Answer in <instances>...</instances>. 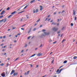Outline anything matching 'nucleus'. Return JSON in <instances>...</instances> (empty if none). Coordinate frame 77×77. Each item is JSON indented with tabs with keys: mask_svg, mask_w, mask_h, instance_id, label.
I'll list each match as a JSON object with an SVG mask.
<instances>
[{
	"mask_svg": "<svg viewBox=\"0 0 77 77\" xmlns=\"http://www.w3.org/2000/svg\"><path fill=\"white\" fill-rule=\"evenodd\" d=\"M52 30L54 32H57L58 30V28H56V27H54L52 29Z\"/></svg>",
	"mask_w": 77,
	"mask_h": 77,
	"instance_id": "obj_1",
	"label": "nucleus"
},
{
	"mask_svg": "<svg viewBox=\"0 0 77 77\" xmlns=\"http://www.w3.org/2000/svg\"><path fill=\"white\" fill-rule=\"evenodd\" d=\"M15 70H14V69L12 70L11 71V73H10L11 75H12L13 74V73H14V72H15Z\"/></svg>",
	"mask_w": 77,
	"mask_h": 77,
	"instance_id": "obj_2",
	"label": "nucleus"
},
{
	"mask_svg": "<svg viewBox=\"0 0 77 77\" xmlns=\"http://www.w3.org/2000/svg\"><path fill=\"white\" fill-rule=\"evenodd\" d=\"M45 34V35H48L50 34V32H44Z\"/></svg>",
	"mask_w": 77,
	"mask_h": 77,
	"instance_id": "obj_3",
	"label": "nucleus"
},
{
	"mask_svg": "<svg viewBox=\"0 0 77 77\" xmlns=\"http://www.w3.org/2000/svg\"><path fill=\"white\" fill-rule=\"evenodd\" d=\"M1 76L3 77H5V72L1 74Z\"/></svg>",
	"mask_w": 77,
	"mask_h": 77,
	"instance_id": "obj_4",
	"label": "nucleus"
},
{
	"mask_svg": "<svg viewBox=\"0 0 77 77\" xmlns=\"http://www.w3.org/2000/svg\"><path fill=\"white\" fill-rule=\"evenodd\" d=\"M42 54L41 53H39L38 54L37 56H42Z\"/></svg>",
	"mask_w": 77,
	"mask_h": 77,
	"instance_id": "obj_5",
	"label": "nucleus"
},
{
	"mask_svg": "<svg viewBox=\"0 0 77 77\" xmlns=\"http://www.w3.org/2000/svg\"><path fill=\"white\" fill-rule=\"evenodd\" d=\"M38 12V9H36L35 11V10H33V13H35V12L37 13Z\"/></svg>",
	"mask_w": 77,
	"mask_h": 77,
	"instance_id": "obj_6",
	"label": "nucleus"
},
{
	"mask_svg": "<svg viewBox=\"0 0 77 77\" xmlns=\"http://www.w3.org/2000/svg\"><path fill=\"white\" fill-rule=\"evenodd\" d=\"M18 72H17V73H14V74H13V75L14 76H15V75H18Z\"/></svg>",
	"mask_w": 77,
	"mask_h": 77,
	"instance_id": "obj_7",
	"label": "nucleus"
},
{
	"mask_svg": "<svg viewBox=\"0 0 77 77\" xmlns=\"http://www.w3.org/2000/svg\"><path fill=\"white\" fill-rule=\"evenodd\" d=\"M5 12V10H3L1 13V15H3V14H4Z\"/></svg>",
	"mask_w": 77,
	"mask_h": 77,
	"instance_id": "obj_8",
	"label": "nucleus"
},
{
	"mask_svg": "<svg viewBox=\"0 0 77 77\" xmlns=\"http://www.w3.org/2000/svg\"><path fill=\"white\" fill-rule=\"evenodd\" d=\"M73 14L74 15H75V12H76V11H74V10H73Z\"/></svg>",
	"mask_w": 77,
	"mask_h": 77,
	"instance_id": "obj_9",
	"label": "nucleus"
},
{
	"mask_svg": "<svg viewBox=\"0 0 77 77\" xmlns=\"http://www.w3.org/2000/svg\"><path fill=\"white\" fill-rule=\"evenodd\" d=\"M53 24H54V25H56V23L53 22L51 24V25H53Z\"/></svg>",
	"mask_w": 77,
	"mask_h": 77,
	"instance_id": "obj_10",
	"label": "nucleus"
},
{
	"mask_svg": "<svg viewBox=\"0 0 77 77\" xmlns=\"http://www.w3.org/2000/svg\"><path fill=\"white\" fill-rule=\"evenodd\" d=\"M35 0H33L32 1H31L30 2L31 3H33V2H35Z\"/></svg>",
	"mask_w": 77,
	"mask_h": 77,
	"instance_id": "obj_11",
	"label": "nucleus"
},
{
	"mask_svg": "<svg viewBox=\"0 0 77 77\" xmlns=\"http://www.w3.org/2000/svg\"><path fill=\"white\" fill-rule=\"evenodd\" d=\"M15 12H16V11H14L12 13H11V14H12V15H13V14H15Z\"/></svg>",
	"mask_w": 77,
	"mask_h": 77,
	"instance_id": "obj_12",
	"label": "nucleus"
},
{
	"mask_svg": "<svg viewBox=\"0 0 77 77\" xmlns=\"http://www.w3.org/2000/svg\"><path fill=\"white\" fill-rule=\"evenodd\" d=\"M4 22L5 23V22L6 21V20H7V18H5V19H4Z\"/></svg>",
	"mask_w": 77,
	"mask_h": 77,
	"instance_id": "obj_13",
	"label": "nucleus"
},
{
	"mask_svg": "<svg viewBox=\"0 0 77 77\" xmlns=\"http://www.w3.org/2000/svg\"><path fill=\"white\" fill-rule=\"evenodd\" d=\"M36 55L35 54H34L33 55H32V56H31L30 57H33V56H35Z\"/></svg>",
	"mask_w": 77,
	"mask_h": 77,
	"instance_id": "obj_14",
	"label": "nucleus"
},
{
	"mask_svg": "<svg viewBox=\"0 0 77 77\" xmlns=\"http://www.w3.org/2000/svg\"><path fill=\"white\" fill-rule=\"evenodd\" d=\"M28 6V5H26L24 8L23 9H26V8H27V6Z\"/></svg>",
	"mask_w": 77,
	"mask_h": 77,
	"instance_id": "obj_15",
	"label": "nucleus"
},
{
	"mask_svg": "<svg viewBox=\"0 0 77 77\" xmlns=\"http://www.w3.org/2000/svg\"><path fill=\"white\" fill-rule=\"evenodd\" d=\"M66 62H67V61L66 60H65L63 62V63H66Z\"/></svg>",
	"mask_w": 77,
	"mask_h": 77,
	"instance_id": "obj_16",
	"label": "nucleus"
},
{
	"mask_svg": "<svg viewBox=\"0 0 77 77\" xmlns=\"http://www.w3.org/2000/svg\"><path fill=\"white\" fill-rule=\"evenodd\" d=\"M77 57L76 56H75L74 57V59H77Z\"/></svg>",
	"mask_w": 77,
	"mask_h": 77,
	"instance_id": "obj_17",
	"label": "nucleus"
},
{
	"mask_svg": "<svg viewBox=\"0 0 77 77\" xmlns=\"http://www.w3.org/2000/svg\"><path fill=\"white\" fill-rule=\"evenodd\" d=\"M31 37H32L31 36H29V37H28L27 38L28 39H30V38Z\"/></svg>",
	"mask_w": 77,
	"mask_h": 77,
	"instance_id": "obj_18",
	"label": "nucleus"
},
{
	"mask_svg": "<svg viewBox=\"0 0 77 77\" xmlns=\"http://www.w3.org/2000/svg\"><path fill=\"white\" fill-rule=\"evenodd\" d=\"M59 71V69H58L56 71V72H58Z\"/></svg>",
	"mask_w": 77,
	"mask_h": 77,
	"instance_id": "obj_19",
	"label": "nucleus"
},
{
	"mask_svg": "<svg viewBox=\"0 0 77 77\" xmlns=\"http://www.w3.org/2000/svg\"><path fill=\"white\" fill-rule=\"evenodd\" d=\"M65 41V39H63L62 41V43H63V42H64Z\"/></svg>",
	"mask_w": 77,
	"mask_h": 77,
	"instance_id": "obj_20",
	"label": "nucleus"
},
{
	"mask_svg": "<svg viewBox=\"0 0 77 77\" xmlns=\"http://www.w3.org/2000/svg\"><path fill=\"white\" fill-rule=\"evenodd\" d=\"M12 15H10V16H8V18H10V17H12Z\"/></svg>",
	"mask_w": 77,
	"mask_h": 77,
	"instance_id": "obj_21",
	"label": "nucleus"
},
{
	"mask_svg": "<svg viewBox=\"0 0 77 77\" xmlns=\"http://www.w3.org/2000/svg\"><path fill=\"white\" fill-rule=\"evenodd\" d=\"M10 9V8H9V7H8L7 9V10H9Z\"/></svg>",
	"mask_w": 77,
	"mask_h": 77,
	"instance_id": "obj_22",
	"label": "nucleus"
},
{
	"mask_svg": "<svg viewBox=\"0 0 77 77\" xmlns=\"http://www.w3.org/2000/svg\"><path fill=\"white\" fill-rule=\"evenodd\" d=\"M27 46V44H26L25 45V46H24V47H26Z\"/></svg>",
	"mask_w": 77,
	"mask_h": 77,
	"instance_id": "obj_23",
	"label": "nucleus"
},
{
	"mask_svg": "<svg viewBox=\"0 0 77 77\" xmlns=\"http://www.w3.org/2000/svg\"><path fill=\"white\" fill-rule=\"evenodd\" d=\"M39 21H40V19H39L38 20H37V23H38V22H39Z\"/></svg>",
	"mask_w": 77,
	"mask_h": 77,
	"instance_id": "obj_24",
	"label": "nucleus"
},
{
	"mask_svg": "<svg viewBox=\"0 0 77 77\" xmlns=\"http://www.w3.org/2000/svg\"><path fill=\"white\" fill-rule=\"evenodd\" d=\"M45 31H46V30L44 29H43L42 30V32H45Z\"/></svg>",
	"mask_w": 77,
	"mask_h": 77,
	"instance_id": "obj_25",
	"label": "nucleus"
},
{
	"mask_svg": "<svg viewBox=\"0 0 77 77\" xmlns=\"http://www.w3.org/2000/svg\"><path fill=\"white\" fill-rule=\"evenodd\" d=\"M60 72H61V71H60V70L59 71V72H58V74H60Z\"/></svg>",
	"mask_w": 77,
	"mask_h": 77,
	"instance_id": "obj_26",
	"label": "nucleus"
},
{
	"mask_svg": "<svg viewBox=\"0 0 77 77\" xmlns=\"http://www.w3.org/2000/svg\"><path fill=\"white\" fill-rule=\"evenodd\" d=\"M60 72H61V71H60V70L59 71V72H58V74H60Z\"/></svg>",
	"mask_w": 77,
	"mask_h": 77,
	"instance_id": "obj_27",
	"label": "nucleus"
},
{
	"mask_svg": "<svg viewBox=\"0 0 77 77\" xmlns=\"http://www.w3.org/2000/svg\"><path fill=\"white\" fill-rule=\"evenodd\" d=\"M3 17V16H2V15L1 16H0V18H2Z\"/></svg>",
	"mask_w": 77,
	"mask_h": 77,
	"instance_id": "obj_28",
	"label": "nucleus"
},
{
	"mask_svg": "<svg viewBox=\"0 0 77 77\" xmlns=\"http://www.w3.org/2000/svg\"><path fill=\"white\" fill-rule=\"evenodd\" d=\"M63 69H64V68L61 69L60 70L61 71H62Z\"/></svg>",
	"mask_w": 77,
	"mask_h": 77,
	"instance_id": "obj_29",
	"label": "nucleus"
},
{
	"mask_svg": "<svg viewBox=\"0 0 77 77\" xmlns=\"http://www.w3.org/2000/svg\"><path fill=\"white\" fill-rule=\"evenodd\" d=\"M21 29L22 30H24V28H21Z\"/></svg>",
	"mask_w": 77,
	"mask_h": 77,
	"instance_id": "obj_30",
	"label": "nucleus"
},
{
	"mask_svg": "<svg viewBox=\"0 0 77 77\" xmlns=\"http://www.w3.org/2000/svg\"><path fill=\"white\" fill-rule=\"evenodd\" d=\"M4 65V64H3V63H2L1 64V66H3V65Z\"/></svg>",
	"mask_w": 77,
	"mask_h": 77,
	"instance_id": "obj_31",
	"label": "nucleus"
},
{
	"mask_svg": "<svg viewBox=\"0 0 77 77\" xmlns=\"http://www.w3.org/2000/svg\"><path fill=\"white\" fill-rule=\"evenodd\" d=\"M77 20V17L75 16V20Z\"/></svg>",
	"mask_w": 77,
	"mask_h": 77,
	"instance_id": "obj_32",
	"label": "nucleus"
},
{
	"mask_svg": "<svg viewBox=\"0 0 77 77\" xmlns=\"http://www.w3.org/2000/svg\"><path fill=\"white\" fill-rule=\"evenodd\" d=\"M29 72H30V71H28L27 72V73L28 75V74H29Z\"/></svg>",
	"mask_w": 77,
	"mask_h": 77,
	"instance_id": "obj_33",
	"label": "nucleus"
},
{
	"mask_svg": "<svg viewBox=\"0 0 77 77\" xmlns=\"http://www.w3.org/2000/svg\"><path fill=\"white\" fill-rule=\"evenodd\" d=\"M60 31H59L57 32V34H59V33H60Z\"/></svg>",
	"mask_w": 77,
	"mask_h": 77,
	"instance_id": "obj_34",
	"label": "nucleus"
},
{
	"mask_svg": "<svg viewBox=\"0 0 77 77\" xmlns=\"http://www.w3.org/2000/svg\"><path fill=\"white\" fill-rule=\"evenodd\" d=\"M65 12V11L64 10L63 11L61 12L62 14L63 13V12Z\"/></svg>",
	"mask_w": 77,
	"mask_h": 77,
	"instance_id": "obj_35",
	"label": "nucleus"
},
{
	"mask_svg": "<svg viewBox=\"0 0 77 77\" xmlns=\"http://www.w3.org/2000/svg\"><path fill=\"white\" fill-rule=\"evenodd\" d=\"M71 26H73V24H72V23H71Z\"/></svg>",
	"mask_w": 77,
	"mask_h": 77,
	"instance_id": "obj_36",
	"label": "nucleus"
},
{
	"mask_svg": "<svg viewBox=\"0 0 77 77\" xmlns=\"http://www.w3.org/2000/svg\"><path fill=\"white\" fill-rule=\"evenodd\" d=\"M42 45H40V46L39 47L40 48H41V47H42Z\"/></svg>",
	"mask_w": 77,
	"mask_h": 77,
	"instance_id": "obj_37",
	"label": "nucleus"
},
{
	"mask_svg": "<svg viewBox=\"0 0 77 77\" xmlns=\"http://www.w3.org/2000/svg\"><path fill=\"white\" fill-rule=\"evenodd\" d=\"M36 30V28H34L33 29V31H35Z\"/></svg>",
	"mask_w": 77,
	"mask_h": 77,
	"instance_id": "obj_38",
	"label": "nucleus"
},
{
	"mask_svg": "<svg viewBox=\"0 0 77 77\" xmlns=\"http://www.w3.org/2000/svg\"><path fill=\"white\" fill-rule=\"evenodd\" d=\"M5 38H6V36H4L3 37V38H4V39H5Z\"/></svg>",
	"mask_w": 77,
	"mask_h": 77,
	"instance_id": "obj_39",
	"label": "nucleus"
},
{
	"mask_svg": "<svg viewBox=\"0 0 77 77\" xmlns=\"http://www.w3.org/2000/svg\"><path fill=\"white\" fill-rule=\"evenodd\" d=\"M31 31V29H30V30H29V31L28 32V33H30V32Z\"/></svg>",
	"mask_w": 77,
	"mask_h": 77,
	"instance_id": "obj_40",
	"label": "nucleus"
},
{
	"mask_svg": "<svg viewBox=\"0 0 77 77\" xmlns=\"http://www.w3.org/2000/svg\"><path fill=\"white\" fill-rule=\"evenodd\" d=\"M50 17V15H48V16L47 17L48 18H49V17Z\"/></svg>",
	"mask_w": 77,
	"mask_h": 77,
	"instance_id": "obj_41",
	"label": "nucleus"
},
{
	"mask_svg": "<svg viewBox=\"0 0 77 77\" xmlns=\"http://www.w3.org/2000/svg\"><path fill=\"white\" fill-rule=\"evenodd\" d=\"M40 8H42V6L41 5L40 6Z\"/></svg>",
	"mask_w": 77,
	"mask_h": 77,
	"instance_id": "obj_42",
	"label": "nucleus"
},
{
	"mask_svg": "<svg viewBox=\"0 0 77 77\" xmlns=\"http://www.w3.org/2000/svg\"><path fill=\"white\" fill-rule=\"evenodd\" d=\"M40 11H42V8H41L40 9Z\"/></svg>",
	"mask_w": 77,
	"mask_h": 77,
	"instance_id": "obj_43",
	"label": "nucleus"
},
{
	"mask_svg": "<svg viewBox=\"0 0 77 77\" xmlns=\"http://www.w3.org/2000/svg\"><path fill=\"white\" fill-rule=\"evenodd\" d=\"M24 51V50H22L21 51V53H23Z\"/></svg>",
	"mask_w": 77,
	"mask_h": 77,
	"instance_id": "obj_44",
	"label": "nucleus"
},
{
	"mask_svg": "<svg viewBox=\"0 0 77 77\" xmlns=\"http://www.w3.org/2000/svg\"><path fill=\"white\" fill-rule=\"evenodd\" d=\"M3 45H4L3 44H1V46H3Z\"/></svg>",
	"mask_w": 77,
	"mask_h": 77,
	"instance_id": "obj_45",
	"label": "nucleus"
},
{
	"mask_svg": "<svg viewBox=\"0 0 77 77\" xmlns=\"http://www.w3.org/2000/svg\"><path fill=\"white\" fill-rule=\"evenodd\" d=\"M56 14V12H54V15H55Z\"/></svg>",
	"mask_w": 77,
	"mask_h": 77,
	"instance_id": "obj_46",
	"label": "nucleus"
},
{
	"mask_svg": "<svg viewBox=\"0 0 77 77\" xmlns=\"http://www.w3.org/2000/svg\"><path fill=\"white\" fill-rule=\"evenodd\" d=\"M18 58H16L15 60H14V61H16V60H17L18 59Z\"/></svg>",
	"mask_w": 77,
	"mask_h": 77,
	"instance_id": "obj_47",
	"label": "nucleus"
},
{
	"mask_svg": "<svg viewBox=\"0 0 77 77\" xmlns=\"http://www.w3.org/2000/svg\"><path fill=\"white\" fill-rule=\"evenodd\" d=\"M24 74L25 75H27V73L26 72Z\"/></svg>",
	"mask_w": 77,
	"mask_h": 77,
	"instance_id": "obj_48",
	"label": "nucleus"
},
{
	"mask_svg": "<svg viewBox=\"0 0 77 77\" xmlns=\"http://www.w3.org/2000/svg\"><path fill=\"white\" fill-rule=\"evenodd\" d=\"M38 49V48H37L35 49V50H37Z\"/></svg>",
	"mask_w": 77,
	"mask_h": 77,
	"instance_id": "obj_49",
	"label": "nucleus"
},
{
	"mask_svg": "<svg viewBox=\"0 0 77 77\" xmlns=\"http://www.w3.org/2000/svg\"><path fill=\"white\" fill-rule=\"evenodd\" d=\"M4 20V19H2V20H1L0 21H3Z\"/></svg>",
	"mask_w": 77,
	"mask_h": 77,
	"instance_id": "obj_50",
	"label": "nucleus"
},
{
	"mask_svg": "<svg viewBox=\"0 0 77 77\" xmlns=\"http://www.w3.org/2000/svg\"><path fill=\"white\" fill-rule=\"evenodd\" d=\"M53 62H54V60H52V63H53Z\"/></svg>",
	"mask_w": 77,
	"mask_h": 77,
	"instance_id": "obj_51",
	"label": "nucleus"
},
{
	"mask_svg": "<svg viewBox=\"0 0 77 77\" xmlns=\"http://www.w3.org/2000/svg\"><path fill=\"white\" fill-rule=\"evenodd\" d=\"M64 27H63V28L62 29V30H63L64 29Z\"/></svg>",
	"mask_w": 77,
	"mask_h": 77,
	"instance_id": "obj_52",
	"label": "nucleus"
},
{
	"mask_svg": "<svg viewBox=\"0 0 77 77\" xmlns=\"http://www.w3.org/2000/svg\"><path fill=\"white\" fill-rule=\"evenodd\" d=\"M42 27V25H41L40 26V27Z\"/></svg>",
	"mask_w": 77,
	"mask_h": 77,
	"instance_id": "obj_53",
	"label": "nucleus"
},
{
	"mask_svg": "<svg viewBox=\"0 0 77 77\" xmlns=\"http://www.w3.org/2000/svg\"><path fill=\"white\" fill-rule=\"evenodd\" d=\"M48 20V18H46L45 20V21H47V20Z\"/></svg>",
	"mask_w": 77,
	"mask_h": 77,
	"instance_id": "obj_54",
	"label": "nucleus"
},
{
	"mask_svg": "<svg viewBox=\"0 0 77 77\" xmlns=\"http://www.w3.org/2000/svg\"><path fill=\"white\" fill-rule=\"evenodd\" d=\"M56 42H53V44H55V43H56Z\"/></svg>",
	"mask_w": 77,
	"mask_h": 77,
	"instance_id": "obj_55",
	"label": "nucleus"
},
{
	"mask_svg": "<svg viewBox=\"0 0 77 77\" xmlns=\"http://www.w3.org/2000/svg\"><path fill=\"white\" fill-rule=\"evenodd\" d=\"M57 22H59V19H58L57 20Z\"/></svg>",
	"mask_w": 77,
	"mask_h": 77,
	"instance_id": "obj_56",
	"label": "nucleus"
},
{
	"mask_svg": "<svg viewBox=\"0 0 77 77\" xmlns=\"http://www.w3.org/2000/svg\"><path fill=\"white\" fill-rule=\"evenodd\" d=\"M30 65L31 67H32V66H33V65H32V64H30Z\"/></svg>",
	"mask_w": 77,
	"mask_h": 77,
	"instance_id": "obj_57",
	"label": "nucleus"
},
{
	"mask_svg": "<svg viewBox=\"0 0 77 77\" xmlns=\"http://www.w3.org/2000/svg\"><path fill=\"white\" fill-rule=\"evenodd\" d=\"M38 65H37L36 67V68H38Z\"/></svg>",
	"mask_w": 77,
	"mask_h": 77,
	"instance_id": "obj_58",
	"label": "nucleus"
},
{
	"mask_svg": "<svg viewBox=\"0 0 77 77\" xmlns=\"http://www.w3.org/2000/svg\"><path fill=\"white\" fill-rule=\"evenodd\" d=\"M10 29H8V31H10Z\"/></svg>",
	"mask_w": 77,
	"mask_h": 77,
	"instance_id": "obj_59",
	"label": "nucleus"
},
{
	"mask_svg": "<svg viewBox=\"0 0 77 77\" xmlns=\"http://www.w3.org/2000/svg\"><path fill=\"white\" fill-rule=\"evenodd\" d=\"M53 20H52L51 21V23H52V22H53Z\"/></svg>",
	"mask_w": 77,
	"mask_h": 77,
	"instance_id": "obj_60",
	"label": "nucleus"
},
{
	"mask_svg": "<svg viewBox=\"0 0 77 77\" xmlns=\"http://www.w3.org/2000/svg\"><path fill=\"white\" fill-rule=\"evenodd\" d=\"M59 23H57V26H59Z\"/></svg>",
	"mask_w": 77,
	"mask_h": 77,
	"instance_id": "obj_61",
	"label": "nucleus"
},
{
	"mask_svg": "<svg viewBox=\"0 0 77 77\" xmlns=\"http://www.w3.org/2000/svg\"><path fill=\"white\" fill-rule=\"evenodd\" d=\"M20 35V33H18L17 34V35Z\"/></svg>",
	"mask_w": 77,
	"mask_h": 77,
	"instance_id": "obj_62",
	"label": "nucleus"
},
{
	"mask_svg": "<svg viewBox=\"0 0 77 77\" xmlns=\"http://www.w3.org/2000/svg\"><path fill=\"white\" fill-rule=\"evenodd\" d=\"M6 47V46H4L3 47V48H5V47Z\"/></svg>",
	"mask_w": 77,
	"mask_h": 77,
	"instance_id": "obj_63",
	"label": "nucleus"
},
{
	"mask_svg": "<svg viewBox=\"0 0 77 77\" xmlns=\"http://www.w3.org/2000/svg\"><path fill=\"white\" fill-rule=\"evenodd\" d=\"M50 20H51L50 19H49L48 20V21H50Z\"/></svg>",
	"mask_w": 77,
	"mask_h": 77,
	"instance_id": "obj_64",
	"label": "nucleus"
}]
</instances>
